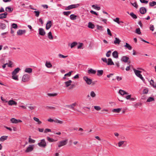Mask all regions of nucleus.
I'll use <instances>...</instances> for the list:
<instances>
[{"label": "nucleus", "instance_id": "obj_43", "mask_svg": "<svg viewBox=\"0 0 156 156\" xmlns=\"http://www.w3.org/2000/svg\"><path fill=\"white\" fill-rule=\"evenodd\" d=\"M63 14L65 16H69L71 13V11H66V12H63Z\"/></svg>", "mask_w": 156, "mask_h": 156}, {"label": "nucleus", "instance_id": "obj_36", "mask_svg": "<svg viewBox=\"0 0 156 156\" xmlns=\"http://www.w3.org/2000/svg\"><path fill=\"white\" fill-rule=\"evenodd\" d=\"M7 136H2L0 138V141H3L6 140L7 138Z\"/></svg>", "mask_w": 156, "mask_h": 156}, {"label": "nucleus", "instance_id": "obj_19", "mask_svg": "<svg viewBox=\"0 0 156 156\" xmlns=\"http://www.w3.org/2000/svg\"><path fill=\"white\" fill-rule=\"evenodd\" d=\"M121 42L120 40L117 37H115V40L114 41V43L115 44H119Z\"/></svg>", "mask_w": 156, "mask_h": 156}, {"label": "nucleus", "instance_id": "obj_26", "mask_svg": "<svg viewBox=\"0 0 156 156\" xmlns=\"http://www.w3.org/2000/svg\"><path fill=\"white\" fill-rule=\"evenodd\" d=\"M6 27V25L2 23H0V28L2 30H4Z\"/></svg>", "mask_w": 156, "mask_h": 156}, {"label": "nucleus", "instance_id": "obj_13", "mask_svg": "<svg viewBox=\"0 0 156 156\" xmlns=\"http://www.w3.org/2000/svg\"><path fill=\"white\" fill-rule=\"evenodd\" d=\"M39 34L41 36H44L45 34V32L42 28H39Z\"/></svg>", "mask_w": 156, "mask_h": 156}, {"label": "nucleus", "instance_id": "obj_45", "mask_svg": "<svg viewBox=\"0 0 156 156\" xmlns=\"http://www.w3.org/2000/svg\"><path fill=\"white\" fill-rule=\"evenodd\" d=\"M47 139L49 142H53L55 141L53 139L50 138L49 137H47Z\"/></svg>", "mask_w": 156, "mask_h": 156}, {"label": "nucleus", "instance_id": "obj_56", "mask_svg": "<svg viewBox=\"0 0 156 156\" xmlns=\"http://www.w3.org/2000/svg\"><path fill=\"white\" fill-rule=\"evenodd\" d=\"M55 122L58 123L59 124H62L63 123V121L60 120H59L57 119H56L55 120Z\"/></svg>", "mask_w": 156, "mask_h": 156}, {"label": "nucleus", "instance_id": "obj_34", "mask_svg": "<svg viewBox=\"0 0 156 156\" xmlns=\"http://www.w3.org/2000/svg\"><path fill=\"white\" fill-rule=\"evenodd\" d=\"M48 38L50 40H52L53 39V37L51 32H49L48 33Z\"/></svg>", "mask_w": 156, "mask_h": 156}, {"label": "nucleus", "instance_id": "obj_10", "mask_svg": "<svg viewBox=\"0 0 156 156\" xmlns=\"http://www.w3.org/2000/svg\"><path fill=\"white\" fill-rule=\"evenodd\" d=\"M126 142L125 141H120L118 143V146L119 147H124L126 146L124 143Z\"/></svg>", "mask_w": 156, "mask_h": 156}, {"label": "nucleus", "instance_id": "obj_35", "mask_svg": "<svg viewBox=\"0 0 156 156\" xmlns=\"http://www.w3.org/2000/svg\"><path fill=\"white\" fill-rule=\"evenodd\" d=\"M125 47L128 48L129 50H131L132 47L128 43H126V45L124 46Z\"/></svg>", "mask_w": 156, "mask_h": 156}, {"label": "nucleus", "instance_id": "obj_54", "mask_svg": "<svg viewBox=\"0 0 156 156\" xmlns=\"http://www.w3.org/2000/svg\"><path fill=\"white\" fill-rule=\"evenodd\" d=\"M58 56L60 58H65L68 57L67 55L65 56V55H63L62 54H58Z\"/></svg>", "mask_w": 156, "mask_h": 156}, {"label": "nucleus", "instance_id": "obj_18", "mask_svg": "<svg viewBox=\"0 0 156 156\" xmlns=\"http://www.w3.org/2000/svg\"><path fill=\"white\" fill-rule=\"evenodd\" d=\"M107 63V65H114V63L112 61V59L111 58H109L108 59Z\"/></svg>", "mask_w": 156, "mask_h": 156}, {"label": "nucleus", "instance_id": "obj_22", "mask_svg": "<svg viewBox=\"0 0 156 156\" xmlns=\"http://www.w3.org/2000/svg\"><path fill=\"white\" fill-rule=\"evenodd\" d=\"M96 72V71L92 69H89L88 70V73L89 74H95Z\"/></svg>", "mask_w": 156, "mask_h": 156}, {"label": "nucleus", "instance_id": "obj_33", "mask_svg": "<svg viewBox=\"0 0 156 156\" xmlns=\"http://www.w3.org/2000/svg\"><path fill=\"white\" fill-rule=\"evenodd\" d=\"M45 66L48 68H50L52 67V65L50 62H46Z\"/></svg>", "mask_w": 156, "mask_h": 156}, {"label": "nucleus", "instance_id": "obj_38", "mask_svg": "<svg viewBox=\"0 0 156 156\" xmlns=\"http://www.w3.org/2000/svg\"><path fill=\"white\" fill-rule=\"evenodd\" d=\"M92 7L94 9L98 10H100L101 9L100 7L97 6V5H92Z\"/></svg>", "mask_w": 156, "mask_h": 156}, {"label": "nucleus", "instance_id": "obj_27", "mask_svg": "<svg viewBox=\"0 0 156 156\" xmlns=\"http://www.w3.org/2000/svg\"><path fill=\"white\" fill-rule=\"evenodd\" d=\"M127 12L128 14H129L133 18L135 19L137 18V16L135 14H134L133 12H132L130 13V14H129V12Z\"/></svg>", "mask_w": 156, "mask_h": 156}, {"label": "nucleus", "instance_id": "obj_42", "mask_svg": "<svg viewBox=\"0 0 156 156\" xmlns=\"http://www.w3.org/2000/svg\"><path fill=\"white\" fill-rule=\"evenodd\" d=\"M149 5L151 6H154L156 5V2L155 1L150 2L149 3Z\"/></svg>", "mask_w": 156, "mask_h": 156}, {"label": "nucleus", "instance_id": "obj_64", "mask_svg": "<svg viewBox=\"0 0 156 156\" xmlns=\"http://www.w3.org/2000/svg\"><path fill=\"white\" fill-rule=\"evenodd\" d=\"M90 12L92 14H94L96 15H98V14L97 12H95L93 10H91V11H90Z\"/></svg>", "mask_w": 156, "mask_h": 156}, {"label": "nucleus", "instance_id": "obj_58", "mask_svg": "<svg viewBox=\"0 0 156 156\" xmlns=\"http://www.w3.org/2000/svg\"><path fill=\"white\" fill-rule=\"evenodd\" d=\"M148 91V90L147 89H144L143 91V93L144 94H147Z\"/></svg>", "mask_w": 156, "mask_h": 156}, {"label": "nucleus", "instance_id": "obj_37", "mask_svg": "<svg viewBox=\"0 0 156 156\" xmlns=\"http://www.w3.org/2000/svg\"><path fill=\"white\" fill-rule=\"evenodd\" d=\"M33 119L35 121H36L37 122H38V124H41L42 123L41 122V121H40L39 120V119L38 118H36L35 117H34L33 118Z\"/></svg>", "mask_w": 156, "mask_h": 156}, {"label": "nucleus", "instance_id": "obj_9", "mask_svg": "<svg viewBox=\"0 0 156 156\" xmlns=\"http://www.w3.org/2000/svg\"><path fill=\"white\" fill-rule=\"evenodd\" d=\"M10 121L11 122L13 123H17L19 122H22V120L20 119H17L14 118H12L11 119Z\"/></svg>", "mask_w": 156, "mask_h": 156}, {"label": "nucleus", "instance_id": "obj_53", "mask_svg": "<svg viewBox=\"0 0 156 156\" xmlns=\"http://www.w3.org/2000/svg\"><path fill=\"white\" fill-rule=\"evenodd\" d=\"M34 13H35V16L37 17L39 16L40 14V12L39 11H34Z\"/></svg>", "mask_w": 156, "mask_h": 156}, {"label": "nucleus", "instance_id": "obj_55", "mask_svg": "<svg viewBox=\"0 0 156 156\" xmlns=\"http://www.w3.org/2000/svg\"><path fill=\"white\" fill-rule=\"evenodd\" d=\"M97 29L102 31L103 30V27L102 26H99L98 25H97Z\"/></svg>", "mask_w": 156, "mask_h": 156}, {"label": "nucleus", "instance_id": "obj_15", "mask_svg": "<svg viewBox=\"0 0 156 156\" xmlns=\"http://www.w3.org/2000/svg\"><path fill=\"white\" fill-rule=\"evenodd\" d=\"M26 32L25 30H19L17 32V34L18 35H21L25 34Z\"/></svg>", "mask_w": 156, "mask_h": 156}, {"label": "nucleus", "instance_id": "obj_51", "mask_svg": "<svg viewBox=\"0 0 156 156\" xmlns=\"http://www.w3.org/2000/svg\"><path fill=\"white\" fill-rule=\"evenodd\" d=\"M90 95L92 98H94L96 96V94L93 91H92L90 92Z\"/></svg>", "mask_w": 156, "mask_h": 156}, {"label": "nucleus", "instance_id": "obj_12", "mask_svg": "<svg viewBox=\"0 0 156 156\" xmlns=\"http://www.w3.org/2000/svg\"><path fill=\"white\" fill-rule=\"evenodd\" d=\"M7 102L8 105H17V103L13 100H10Z\"/></svg>", "mask_w": 156, "mask_h": 156}, {"label": "nucleus", "instance_id": "obj_24", "mask_svg": "<svg viewBox=\"0 0 156 156\" xmlns=\"http://www.w3.org/2000/svg\"><path fill=\"white\" fill-rule=\"evenodd\" d=\"M119 93L121 94L122 95H123L125 94H128V93L127 92H126L124 90H119Z\"/></svg>", "mask_w": 156, "mask_h": 156}, {"label": "nucleus", "instance_id": "obj_49", "mask_svg": "<svg viewBox=\"0 0 156 156\" xmlns=\"http://www.w3.org/2000/svg\"><path fill=\"white\" fill-rule=\"evenodd\" d=\"M136 33L139 34H141L140 29V28H136Z\"/></svg>", "mask_w": 156, "mask_h": 156}, {"label": "nucleus", "instance_id": "obj_6", "mask_svg": "<svg viewBox=\"0 0 156 156\" xmlns=\"http://www.w3.org/2000/svg\"><path fill=\"white\" fill-rule=\"evenodd\" d=\"M83 80L85 81L86 83L88 85H90L92 82V80L89 78L87 76H84L83 77Z\"/></svg>", "mask_w": 156, "mask_h": 156}, {"label": "nucleus", "instance_id": "obj_11", "mask_svg": "<svg viewBox=\"0 0 156 156\" xmlns=\"http://www.w3.org/2000/svg\"><path fill=\"white\" fill-rule=\"evenodd\" d=\"M77 104L75 102L73 103L71 105H66V107L70 108L71 109H72L74 110H75V109L74 108V107Z\"/></svg>", "mask_w": 156, "mask_h": 156}, {"label": "nucleus", "instance_id": "obj_2", "mask_svg": "<svg viewBox=\"0 0 156 156\" xmlns=\"http://www.w3.org/2000/svg\"><path fill=\"white\" fill-rule=\"evenodd\" d=\"M133 70L136 75L143 82H144L145 80L142 76V75L141 74L142 72L138 70H137L134 69H133Z\"/></svg>", "mask_w": 156, "mask_h": 156}, {"label": "nucleus", "instance_id": "obj_25", "mask_svg": "<svg viewBox=\"0 0 156 156\" xmlns=\"http://www.w3.org/2000/svg\"><path fill=\"white\" fill-rule=\"evenodd\" d=\"M72 81L71 80H69V81L65 82L64 83L66 85V87H68L71 85Z\"/></svg>", "mask_w": 156, "mask_h": 156}, {"label": "nucleus", "instance_id": "obj_17", "mask_svg": "<svg viewBox=\"0 0 156 156\" xmlns=\"http://www.w3.org/2000/svg\"><path fill=\"white\" fill-rule=\"evenodd\" d=\"M52 25L51 22V21H49L47 23L46 25V28L47 30H48Z\"/></svg>", "mask_w": 156, "mask_h": 156}, {"label": "nucleus", "instance_id": "obj_29", "mask_svg": "<svg viewBox=\"0 0 156 156\" xmlns=\"http://www.w3.org/2000/svg\"><path fill=\"white\" fill-rule=\"evenodd\" d=\"M121 108H118L117 109H114L112 110V111L114 112L119 113L121 111Z\"/></svg>", "mask_w": 156, "mask_h": 156}, {"label": "nucleus", "instance_id": "obj_30", "mask_svg": "<svg viewBox=\"0 0 156 156\" xmlns=\"http://www.w3.org/2000/svg\"><path fill=\"white\" fill-rule=\"evenodd\" d=\"M150 84L153 87L156 88V85L154 83V80L152 79L150 81Z\"/></svg>", "mask_w": 156, "mask_h": 156}, {"label": "nucleus", "instance_id": "obj_41", "mask_svg": "<svg viewBox=\"0 0 156 156\" xmlns=\"http://www.w3.org/2000/svg\"><path fill=\"white\" fill-rule=\"evenodd\" d=\"M35 142V140H33L32 139L30 138V137L29 138V143H34Z\"/></svg>", "mask_w": 156, "mask_h": 156}, {"label": "nucleus", "instance_id": "obj_23", "mask_svg": "<svg viewBox=\"0 0 156 156\" xmlns=\"http://www.w3.org/2000/svg\"><path fill=\"white\" fill-rule=\"evenodd\" d=\"M24 71L26 73H30L32 72V69L31 68H26L25 70Z\"/></svg>", "mask_w": 156, "mask_h": 156}, {"label": "nucleus", "instance_id": "obj_59", "mask_svg": "<svg viewBox=\"0 0 156 156\" xmlns=\"http://www.w3.org/2000/svg\"><path fill=\"white\" fill-rule=\"evenodd\" d=\"M140 2L142 3L147 4L148 2V1H146L145 0H140Z\"/></svg>", "mask_w": 156, "mask_h": 156}, {"label": "nucleus", "instance_id": "obj_3", "mask_svg": "<svg viewBox=\"0 0 156 156\" xmlns=\"http://www.w3.org/2000/svg\"><path fill=\"white\" fill-rule=\"evenodd\" d=\"M79 5H80L79 4L71 5L66 7L65 9L66 10H69L77 8Z\"/></svg>", "mask_w": 156, "mask_h": 156}, {"label": "nucleus", "instance_id": "obj_50", "mask_svg": "<svg viewBox=\"0 0 156 156\" xmlns=\"http://www.w3.org/2000/svg\"><path fill=\"white\" fill-rule=\"evenodd\" d=\"M94 108L97 111H99L101 109V108L99 106H95L94 107Z\"/></svg>", "mask_w": 156, "mask_h": 156}, {"label": "nucleus", "instance_id": "obj_61", "mask_svg": "<svg viewBox=\"0 0 156 156\" xmlns=\"http://www.w3.org/2000/svg\"><path fill=\"white\" fill-rule=\"evenodd\" d=\"M8 65V66L9 67H12V62L11 61H9L8 63V64H7Z\"/></svg>", "mask_w": 156, "mask_h": 156}, {"label": "nucleus", "instance_id": "obj_40", "mask_svg": "<svg viewBox=\"0 0 156 156\" xmlns=\"http://www.w3.org/2000/svg\"><path fill=\"white\" fill-rule=\"evenodd\" d=\"M48 95L49 97H55L58 94L56 93L54 94L51 93H48L47 94Z\"/></svg>", "mask_w": 156, "mask_h": 156}, {"label": "nucleus", "instance_id": "obj_39", "mask_svg": "<svg viewBox=\"0 0 156 156\" xmlns=\"http://www.w3.org/2000/svg\"><path fill=\"white\" fill-rule=\"evenodd\" d=\"M154 101V98L151 97H149L147 100V102H150L153 101Z\"/></svg>", "mask_w": 156, "mask_h": 156}, {"label": "nucleus", "instance_id": "obj_44", "mask_svg": "<svg viewBox=\"0 0 156 156\" xmlns=\"http://www.w3.org/2000/svg\"><path fill=\"white\" fill-rule=\"evenodd\" d=\"M113 20L114 21L116 22L119 24H120V22H119V18L117 17L115 19H114ZM121 23H123L122 22H120Z\"/></svg>", "mask_w": 156, "mask_h": 156}, {"label": "nucleus", "instance_id": "obj_4", "mask_svg": "<svg viewBox=\"0 0 156 156\" xmlns=\"http://www.w3.org/2000/svg\"><path fill=\"white\" fill-rule=\"evenodd\" d=\"M37 144L41 147L44 148L46 146V142L44 139L41 140L40 142L38 143Z\"/></svg>", "mask_w": 156, "mask_h": 156}, {"label": "nucleus", "instance_id": "obj_52", "mask_svg": "<svg viewBox=\"0 0 156 156\" xmlns=\"http://www.w3.org/2000/svg\"><path fill=\"white\" fill-rule=\"evenodd\" d=\"M73 71H72L69 72L68 73L65 74L64 76H71L72 73H73Z\"/></svg>", "mask_w": 156, "mask_h": 156}, {"label": "nucleus", "instance_id": "obj_7", "mask_svg": "<svg viewBox=\"0 0 156 156\" xmlns=\"http://www.w3.org/2000/svg\"><path fill=\"white\" fill-rule=\"evenodd\" d=\"M34 147V145H29L25 150V152L28 153L32 151L33 150Z\"/></svg>", "mask_w": 156, "mask_h": 156}, {"label": "nucleus", "instance_id": "obj_20", "mask_svg": "<svg viewBox=\"0 0 156 156\" xmlns=\"http://www.w3.org/2000/svg\"><path fill=\"white\" fill-rule=\"evenodd\" d=\"M113 56L115 58H118V53L116 51H114L112 53Z\"/></svg>", "mask_w": 156, "mask_h": 156}, {"label": "nucleus", "instance_id": "obj_28", "mask_svg": "<svg viewBox=\"0 0 156 156\" xmlns=\"http://www.w3.org/2000/svg\"><path fill=\"white\" fill-rule=\"evenodd\" d=\"M103 73V71L102 70H98L97 71V75L98 76H101Z\"/></svg>", "mask_w": 156, "mask_h": 156}, {"label": "nucleus", "instance_id": "obj_14", "mask_svg": "<svg viewBox=\"0 0 156 156\" xmlns=\"http://www.w3.org/2000/svg\"><path fill=\"white\" fill-rule=\"evenodd\" d=\"M146 12V9L144 7H142L140 9V12L141 14H144Z\"/></svg>", "mask_w": 156, "mask_h": 156}, {"label": "nucleus", "instance_id": "obj_47", "mask_svg": "<svg viewBox=\"0 0 156 156\" xmlns=\"http://www.w3.org/2000/svg\"><path fill=\"white\" fill-rule=\"evenodd\" d=\"M130 3L133 6L135 7L136 9H137L138 8V5L136 2H135L133 3L130 2Z\"/></svg>", "mask_w": 156, "mask_h": 156}, {"label": "nucleus", "instance_id": "obj_31", "mask_svg": "<svg viewBox=\"0 0 156 156\" xmlns=\"http://www.w3.org/2000/svg\"><path fill=\"white\" fill-rule=\"evenodd\" d=\"M77 16L73 14H71L70 16V19L72 20H74L76 19Z\"/></svg>", "mask_w": 156, "mask_h": 156}, {"label": "nucleus", "instance_id": "obj_5", "mask_svg": "<svg viewBox=\"0 0 156 156\" xmlns=\"http://www.w3.org/2000/svg\"><path fill=\"white\" fill-rule=\"evenodd\" d=\"M67 143V140H63L62 141H60L58 143V147H61L65 145Z\"/></svg>", "mask_w": 156, "mask_h": 156}, {"label": "nucleus", "instance_id": "obj_62", "mask_svg": "<svg viewBox=\"0 0 156 156\" xmlns=\"http://www.w3.org/2000/svg\"><path fill=\"white\" fill-rule=\"evenodd\" d=\"M6 17L4 16L3 13L0 14V19L5 18Z\"/></svg>", "mask_w": 156, "mask_h": 156}, {"label": "nucleus", "instance_id": "obj_21", "mask_svg": "<svg viewBox=\"0 0 156 156\" xmlns=\"http://www.w3.org/2000/svg\"><path fill=\"white\" fill-rule=\"evenodd\" d=\"M13 10V9L11 8L10 7H7L5 8V10L7 12H12Z\"/></svg>", "mask_w": 156, "mask_h": 156}, {"label": "nucleus", "instance_id": "obj_57", "mask_svg": "<svg viewBox=\"0 0 156 156\" xmlns=\"http://www.w3.org/2000/svg\"><path fill=\"white\" fill-rule=\"evenodd\" d=\"M111 51H108L106 54V56L108 57H109L111 55Z\"/></svg>", "mask_w": 156, "mask_h": 156}, {"label": "nucleus", "instance_id": "obj_16", "mask_svg": "<svg viewBox=\"0 0 156 156\" xmlns=\"http://www.w3.org/2000/svg\"><path fill=\"white\" fill-rule=\"evenodd\" d=\"M129 59V58L128 57L126 56H123L121 60L123 62H126Z\"/></svg>", "mask_w": 156, "mask_h": 156}, {"label": "nucleus", "instance_id": "obj_46", "mask_svg": "<svg viewBox=\"0 0 156 156\" xmlns=\"http://www.w3.org/2000/svg\"><path fill=\"white\" fill-rule=\"evenodd\" d=\"M12 28L17 29L18 28V26L16 24L13 23L12 24Z\"/></svg>", "mask_w": 156, "mask_h": 156}, {"label": "nucleus", "instance_id": "obj_48", "mask_svg": "<svg viewBox=\"0 0 156 156\" xmlns=\"http://www.w3.org/2000/svg\"><path fill=\"white\" fill-rule=\"evenodd\" d=\"M77 44V43L76 42H74L72 43L70 45L71 48H73V47L75 46Z\"/></svg>", "mask_w": 156, "mask_h": 156}, {"label": "nucleus", "instance_id": "obj_60", "mask_svg": "<svg viewBox=\"0 0 156 156\" xmlns=\"http://www.w3.org/2000/svg\"><path fill=\"white\" fill-rule=\"evenodd\" d=\"M107 31L108 34L110 36H112V34L111 33V32L110 31V29L109 28H108L107 29Z\"/></svg>", "mask_w": 156, "mask_h": 156}, {"label": "nucleus", "instance_id": "obj_8", "mask_svg": "<svg viewBox=\"0 0 156 156\" xmlns=\"http://www.w3.org/2000/svg\"><path fill=\"white\" fill-rule=\"evenodd\" d=\"M29 80V76L27 74L24 75L22 77V80L24 82L28 81Z\"/></svg>", "mask_w": 156, "mask_h": 156}, {"label": "nucleus", "instance_id": "obj_32", "mask_svg": "<svg viewBox=\"0 0 156 156\" xmlns=\"http://www.w3.org/2000/svg\"><path fill=\"white\" fill-rule=\"evenodd\" d=\"M88 27L91 29H93L95 27L94 25L91 22H89L88 23Z\"/></svg>", "mask_w": 156, "mask_h": 156}, {"label": "nucleus", "instance_id": "obj_63", "mask_svg": "<svg viewBox=\"0 0 156 156\" xmlns=\"http://www.w3.org/2000/svg\"><path fill=\"white\" fill-rule=\"evenodd\" d=\"M51 132V129H46L44 131V133H47L48 132Z\"/></svg>", "mask_w": 156, "mask_h": 156}, {"label": "nucleus", "instance_id": "obj_1", "mask_svg": "<svg viewBox=\"0 0 156 156\" xmlns=\"http://www.w3.org/2000/svg\"><path fill=\"white\" fill-rule=\"evenodd\" d=\"M20 70V68H17L15 69L12 72V77L13 79L15 80H18V76L16 75V74L19 72Z\"/></svg>", "mask_w": 156, "mask_h": 156}]
</instances>
